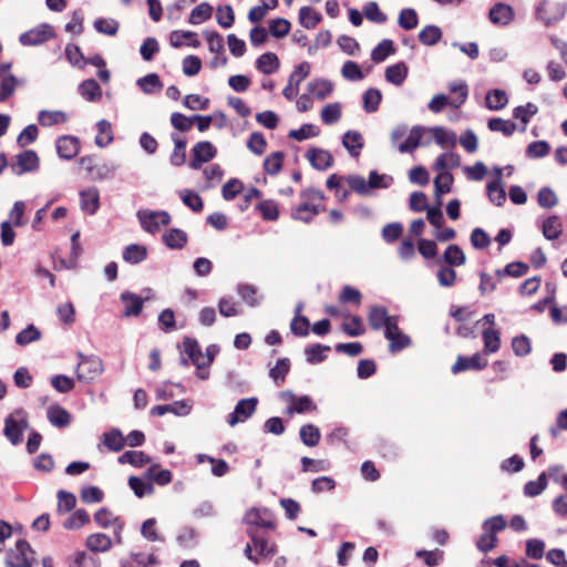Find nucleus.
Here are the masks:
<instances>
[{"mask_svg": "<svg viewBox=\"0 0 567 567\" xmlns=\"http://www.w3.org/2000/svg\"><path fill=\"white\" fill-rule=\"evenodd\" d=\"M29 427L28 416L24 410L18 409L4 420L3 435L12 445H18L23 440V432Z\"/></svg>", "mask_w": 567, "mask_h": 567, "instance_id": "f257e3e1", "label": "nucleus"}, {"mask_svg": "<svg viewBox=\"0 0 567 567\" xmlns=\"http://www.w3.org/2000/svg\"><path fill=\"white\" fill-rule=\"evenodd\" d=\"M81 361L76 368V378L81 382H91L99 378L104 371V364L100 357L97 355H84L82 352H79Z\"/></svg>", "mask_w": 567, "mask_h": 567, "instance_id": "f03ea898", "label": "nucleus"}, {"mask_svg": "<svg viewBox=\"0 0 567 567\" xmlns=\"http://www.w3.org/2000/svg\"><path fill=\"white\" fill-rule=\"evenodd\" d=\"M137 218L142 228L151 234L158 230L159 226H167L171 223V215L166 210H140Z\"/></svg>", "mask_w": 567, "mask_h": 567, "instance_id": "7ed1b4c3", "label": "nucleus"}, {"mask_svg": "<svg viewBox=\"0 0 567 567\" xmlns=\"http://www.w3.org/2000/svg\"><path fill=\"white\" fill-rule=\"evenodd\" d=\"M28 553L33 554L30 544L25 539H19L16 543V549H9L6 556L8 567H31L32 559L28 558Z\"/></svg>", "mask_w": 567, "mask_h": 567, "instance_id": "20e7f679", "label": "nucleus"}, {"mask_svg": "<svg viewBox=\"0 0 567 567\" xmlns=\"http://www.w3.org/2000/svg\"><path fill=\"white\" fill-rule=\"evenodd\" d=\"M54 37V28L49 23H41L37 28L20 34L19 41L22 45H39Z\"/></svg>", "mask_w": 567, "mask_h": 567, "instance_id": "39448f33", "label": "nucleus"}, {"mask_svg": "<svg viewBox=\"0 0 567 567\" xmlns=\"http://www.w3.org/2000/svg\"><path fill=\"white\" fill-rule=\"evenodd\" d=\"M217 155V148L209 141L196 143L192 148V158L189 167L199 169L203 164L210 162Z\"/></svg>", "mask_w": 567, "mask_h": 567, "instance_id": "423d86ee", "label": "nucleus"}, {"mask_svg": "<svg viewBox=\"0 0 567 567\" xmlns=\"http://www.w3.org/2000/svg\"><path fill=\"white\" fill-rule=\"evenodd\" d=\"M257 404L258 399L255 396L239 400L234 411L227 416L228 424L235 426L239 422H244L250 417L255 413Z\"/></svg>", "mask_w": 567, "mask_h": 567, "instance_id": "0eeeda50", "label": "nucleus"}, {"mask_svg": "<svg viewBox=\"0 0 567 567\" xmlns=\"http://www.w3.org/2000/svg\"><path fill=\"white\" fill-rule=\"evenodd\" d=\"M40 158L35 151L25 150L17 155V163L11 165L12 172L21 176L38 171Z\"/></svg>", "mask_w": 567, "mask_h": 567, "instance_id": "6e6552de", "label": "nucleus"}, {"mask_svg": "<svg viewBox=\"0 0 567 567\" xmlns=\"http://www.w3.org/2000/svg\"><path fill=\"white\" fill-rule=\"evenodd\" d=\"M547 7L548 2L543 0L538 3L535 11L536 19L543 21L545 25H554L565 17L567 10V6L565 3H555V14L551 16H548L549 10Z\"/></svg>", "mask_w": 567, "mask_h": 567, "instance_id": "1a4fd4ad", "label": "nucleus"}, {"mask_svg": "<svg viewBox=\"0 0 567 567\" xmlns=\"http://www.w3.org/2000/svg\"><path fill=\"white\" fill-rule=\"evenodd\" d=\"M56 153L62 159H73L80 152V140L73 135H62L55 142Z\"/></svg>", "mask_w": 567, "mask_h": 567, "instance_id": "9d476101", "label": "nucleus"}, {"mask_svg": "<svg viewBox=\"0 0 567 567\" xmlns=\"http://www.w3.org/2000/svg\"><path fill=\"white\" fill-rule=\"evenodd\" d=\"M488 364L486 359H483L480 353L472 357L458 355L455 363L452 365V373L457 374L466 370L481 371Z\"/></svg>", "mask_w": 567, "mask_h": 567, "instance_id": "9b49d317", "label": "nucleus"}, {"mask_svg": "<svg viewBox=\"0 0 567 567\" xmlns=\"http://www.w3.org/2000/svg\"><path fill=\"white\" fill-rule=\"evenodd\" d=\"M306 157L310 165L317 171H327L334 163L333 156L329 151L318 147L309 148Z\"/></svg>", "mask_w": 567, "mask_h": 567, "instance_id": "f8f14e48", "label": "nucleus"}, {"mask_svg": "<svg viewBox=\"0 0 567 567\" xmlns=\"http://www.w3.org/2000/svg\"><path fill=\"white\" fill-rule=\"evenodd\" d=\"M515 18L512 6L504 2L495 3L488 12V19L493 24L508 25Z\"/></svg>", "mask_w": 567, "mask_h": 567, "instance_id": "ddd939ff", "label": "nucleus"}, {"mask_svg": "<svg viewBox=\"0 0 567 567\" xmlns=\"http://www.w3.org/2000/svg\"><path fill=\"white\" fill-rule=\"evenodd\" d=\"M182 349L197 370L204 369L203 352L195 338L184 337Z\"/></svg>", "mask_w": 567, "mask_h": 567, "instance_id": "4468645a", "label": "nucleus"}, {"mask_svg": "<svg viewBox=\"0 0 567 567\" xmlns=\"http://www.w3.org/2000/svg\"><path fill=\"white\" fill-rule=\"evenodd\" d=\"M121 301L125 302V309L123 316L128 317H137L141 315L144 306V299L132 291H124L120 296Z\"/></svg>", "mask_w": 567, "mask_h": 567, "instance_id": "2eb2a0df", "label": "nucleus"}, {"mask_svg": "<svg viewBox=\"0 0 567 567\" xmlns=\"http://www.w3.org/2000/svg\"><path fill=\"white\" fill-rule=\"evenodd\" d=\"M169 41L174 48H181L183 45L198 48L200 45L198 35L194 31L174 30L171 32Z\"/></svg>", "mask_w": 567, "mask_h": 567, "instance_id": "dca6fc26", "label": "nucleus"}, {"mask_svg": "<svg viewBox=\"0 0 567 567\" xmlns=\"http://www.w3.org/2000/svg\"><path fill=\"white\" fill-rule=\"evenodd\" d=\"M24 80L14 76L12 73H0V102H6L18 85H23Z\"/></svg>", "mask_w": 567, "mask_h": 567, "instance_id": "f3484780", "label": "nucleus"}, {"mask_svg": "<svg viewBox=\"0 0 567 567\" xmlns=\"http://www.w3.org/2000/svg\"><path fill=\"white\" fill-rule=\"evenodd\" d=\"M190 412V406L186 401H176L173 404L155 405L151 409L150 413L153 416H162L166 413H174L179 416L187 415Z\"/></svg>", "mask_w": 567, "mask_h": 567, "instance_id": "a211bd4d", "label": "nucleus"}, {"mask_svg": "<svg viewBox=\"0 0 567 567\" xmlns=\"http://www.w3.org/2000/svg\"><path fill=\"white\" fill-rule=\"evenodd\" d=\"M285 394L293 400L292 404L287 408L289 414H302L317 409V405L309 395L295 396L290 391H287Z\"/></svg>", "mask_w": 567, "mask_h": 567, "instance_id": "6ab92c4d", "label": "nucleus"}, {"mask_svg": "<svg viewBox=\"0 0 567 567\" xmlns=\"http://www.w3.org/2000/svg\"><path fill=\"white\" fill-rule=\"evenodd\" d=\"M342 145L352 157H358L364 146L362 134L353 130L347 131L342 136Z\"/></svg>", "mask_w": 567, "mask_h": 567, "instance_id": "aec40b11", "label": "nucleus"}, {"mask_svg": "<svg viewBox=\"0 0 567 567\" xmlns=\"http://www.w3.org/2000/svg\"><path fill=\"white\" fill-rule=\"evenodd\" d=\"M302 308L303 303L298 302L295 308V317L290 323V330L297 337H306L309 334L310 321L307 317L301 316Z\"/></svg>", "mask_w": 567, "mask_h": 567, "instance_id": "412c9836", "label": "nucleus"}, {"mask_svg": "<svg viewBox=\"0 0 567 567\" xmlns=\"http://www.w3.org/2000/svg\"><path fill=\"white\" fill-rule=\"evenodd\" d=\"M49 422L56 427L63 429L71 423V414L59 404L51 405L47 411Z\"/></svg>", "mask_w": 567, "mask_h": 567, "instance_id": "4be33fe9", "label": "nucleus"}, {"mask_svg": "<svg viewBox=\"0 0 567 567\" xmlns=\"http://www.w3.org/2000/svg\"><path fill=\"white\" fill-rule=\"evenodd\" d=\"M396 47L391 39H383L371 51V60L379 64L384 62L390 55L395 54Z\"/></svg>", "mask_w": 567, "mask_h": 567, "instance_id": "5701e85b", "label": "nucleus"}, {"mask_svg": "<svg viewBox=\"0 0 567 567\" xmlns=\"http://www.w3.org/2000/svg\"><path fill=\"white\" fill-rule=\"evenodd\" d=\"M171 138L174 142V151L169 156V162L173 166L179 167L186 162V145L187 141L181 137L177 133H172Z\"/></svg>", "mask_w": 567, "mask_h": 567, "instance_id": "b1692460", "label": "nucleus"}, {"mask_svg": "<svg viewBox=\"0 0 567 567\" xmlns=\"http://www.w3.org/2000/svg\"><path fill=\"white\" fill-rule=\"evenodd\" d=\"M391 320L388 309L383 306H372L368 313V322L371 329L380 330Z\"/></svg>", "mask_w": 567, "mask_h": 567, "instance_id": "393cba45", "label": "nucleus"}, {"mask_svg": "<svg viewBox=\"0 0 567 567\" xmlns=\"http://www.w3.org/2000/svg\"><path fill=\"white\" fill-rule=\"evenodd\" d=\"M78 92L89 102H96L102 97L101 86L94 79H87L81 82L79 84Z\"/></svg>", "mask_w": 567, "mask_h": 567, "instance_id": "a878e982", "label": "nucleus"}, {"mask_svg": "<svg viewBox=\"0 0 567 567\" xmlns=\"http://www.w3.org/2000/svg\"><path fill=\"white\" fill-rule=\"evenodd\" d=\"M123 260L131 265H137L147 258V248L144 245H127L122 254Z\"/></svg>", "mask_w": 567, "mask_h": 567, "instance_id": "bb28decb", "label": "nucleus"}, {"mask_svg": "<svg viewBox=\"0 0 567 567\" xmlns=\"http://www.w3.org/2000/svg\"><path fill=\"white\" fill-rule=\"evenodd\" d=\"M542 231L547 240H555L563 234V224L556 215L548 216L542 224Z\"/></svg>", "mask_w": 567, "mask_h": 567, "instance_id": "cd10ccee", "label": "nucleus"}, {"mask_svg": "<svg viewBox=\"0 0 567 567\" xmlns=\"http://www.w3.org/2000/svg\"><path fill=\"white\" fill-rule=\"evenodd\" d=\"M188 236L186 231L179 228H171L163 235L164 244L171 249H182L187 244Z\"/></svg>", "mask_w": 567, "mask_h": 567, "instance_id": "c85d7f7f", "label": "nucleus"}, {"mask_svg": "<svg viewBox=\"0 0 567 567\" xmlns=\"http://www.w3.org/2000/svg\"><path fill=\"white\" fill-rule=\"evenodd\" d=\"M424 134V127L422 126H413L410 131L409 136L405 138L403 143H401L398 147L399 152L401 153H412L414 150H416L420 144L421 140Z\"/></svg>", "mask_w": 567, "mask_h": 567, "instance_id": "c756f323", "label": "nucleus"}, {"mask_svg": "<svg viewBox=\"0 0 567 567\" xmlns=\"http://www.w3.org/2000/svg\"><path fill=\"white\" fill-rule=\"evenodd\" d=\"M322 21L320 12L316 11L312 7H301L299 10V23L308 29H315Z\"/></svg>", "mask_w": 567, "mask_h": 567, "instance_id": "7c9ffc66", "label": "nucleus"}, {"mask_svg": "<svg viewBox=\"0 0 567 567\" xmlns=\"http://www.w3.org/2000/svg\"><path fill=\"white\" fill-rule=\"evenodd\" d=\"M443 37V32L440 27L435 24L425 25L417 35L419 41L427 47L437 44Z\"/></svg>", "mask_w": 567, "mask_h": 567, "instance_id": "2f4dec72", "label": "nucleus"}, {"mask_svg": "<svg viewBox=\"0 0 567 567\" xmlns=\"http://www.w3.org/2000/svg\"><path fill=\"white\" fill-rule=\"evenodd\" d=\"M247 535L250 537L259 555L270 557L277 553L276 544L268 545V542L264 537L259 536L252 528L247 529Z\"/></svg>", "mask_w": 567, "mask_h": 567, "instance_id": "473e14b6", "label": "nucleus"}, {"mask_svg": "<svg viewBox=\"0 0 567 567\" xmlns=\"http://www.w3.org/2000/svg\"><path fill=\"white\" fill-rule=\"evenodd\" d=\"M486 107L493 111H499L508 103L507 93L504 90L493 89L486 93Z\"/></svg>", "mask_w": 567, "mask_h": 567, "instance_id": "72a5a7b5", "label": "nucleus"}, {"mask_svg": "<svg viewBox=\"0 0 567 567\" xmlns=\"http://www.w3.org/2000/svg\"><path fill=\"white\" fill-rule=\"evenodd\" d=\"M538 113V106L532 102L526 103L525 105H518L513 110V117L523 123L522 132L526 131V125L529 123L530 118Z\"/></svg>", "mask_w": 567, "mask_h": 567, "instance_id": "f704fd0d", "label": "nucleus"}, {"mask_svg": "<svg viewBox=\"0 0 567 567\" xmlns=\"http://www.w3.org/2000/svg\"><path fill=\"white\" fill-rule=\"evenodd\" d=\"M81 207L87 214H95L100 207V196L97 189H87L80 193Z\"/></svg>", "mask_w": 567, "mask_h": 567, "instance_id": "c9c22d12", "label": "nucleus"}, {"mask_svg": "<svg viewBox=\"0 0 567 567\" xmlns=\"http://www.w3.org/2000/svg\"><path fill=\"white\" fill-rule=\"evenodd\" d=\"M121 464H131L134 467H142L148 464L152 458L143 451H126L117 458Z\"/></svg>", "mask_w": 567, "mask_h": 567, "instance_id": "e433bc0d", "label": "nucleus"}, {"mask_svg": "<svg viewBox=\"0 0 567 567\" xmlns=\"http://www.w3.org/2000/svg\"><path fill=\"white\" fill-rule=\"evenodd\" d=\"M443 260L450 267H458L466 262V256L458 245L452 244L445 249Z\"/></svg>", "mask_w": 567, "mask_h": 567, "instance_id": "4c0bfd02", "label": "nucleus"}, {"mask_svg": "<svg viewBox=\"0 0 567 567\" xmlns=\"http://www.w3.org/2000/svg\"><path fill=\"white\" fill-rule=\"evenodd\" d=\"M307 90L317 99L323 100L332 92L333 84L331 81L326 79H316L308 83Z\"/></svg>", "mask_w": 567, "mask_h": 567, "instance_id": "58836bf2", "label": "nucleus"}, {"mask_svg": "<svg viewBox=\"0 0 567 567\" xmlns=\"http://www.w3.org/2000/svg\"><path fill=\"white\" fill-rule=\"evenodd\" d=\"M299 436L306 446L313 447L319 444L321 433L318 426L309 423L300 427Z\"/></svg>", "mask_w": 567, "mask_h": 567, "instance_id": "ea45409f", "label": "nucleus"}, {"mask_svg": "<svg viewBox=\"0 0 567 567\" xmlns=\"http://www.w3.org/2000/svg\"><path fill=\"white\" fill-rule=\"evenodd\" d=\"M86 546L92 551L103 553L111 548L112 540L106 534L96 533L86 538Z\"/></svg>", "mask_w": 567, "mask_h": 567, "instance_id": "a19ab883", "label": "nucleus"}, {"mask_svg": "<svg viewBox=\"0 0 567 567\" xmlns=\"http://www.w3.org/2000/svg\"><path fill=\"white\" fill-rule=\"evenodd\" d=\"M330 350V346H324L320 343L308 346L305 348L306 360L310 364L321 363L327 358L324 352H328Z\"/></svg>", "mask_w": 567, "mask_h": 567, "instance_id": "79ce46f5", "label": "nucleus"}, {"mask_svg": "<svg viewBox=\"0 0 567 567\" xmlns=\"http://www.w3.org/2000/svg\"><path fill=\"white\" fill-rule=\"evenodd\" d=\"M484 351L486 353H495L501 348V332L493 328H487L482 332Z\"/></svg>", "mask_w": 567, "mask_h": 567, "instance_id": "37998d69", "label": "nucleus"}, {"mask_svg": "<svg viewBox=\"0 0 567 567\" xmlns=\"http://www.w3.org/2000/svg\"><path fill=\"white\" fill-rule=\"evenodd\" d=\"M398 24L405 31L415 29L419 24V16L416 10L413 8L402 9L398 17Z\"/></svg>", "mask_w": 567, "mask_h": 567, "instance_id": "c03bdc74", "label": "nucleus"}, {"mask_svg": "<svg viewBox=\"0 0 567 567\" xmlns=\"http://www.w3.org/2000/svg\"><path fill=\"white\" fill-rule=\"evenodd\" d=\"M255 68L257 71H278L280 61L276 53L265 52L257 58Z\"/></svg>", "mask_w": 567, "mask_h": 567, "instance_id": "a18cd8bd", "label": "nucleus"}, {"mask_svg": "<svg viewBox=\"0 0 567 567\" xmlns=\"http://www.w3.org/2000/svg\"><path fill=\"white\" fill-rule=\"evenodd\" d=\"M291 23L285 18H275L268 22L269 34L276 39H282L289 34Z\"/></svg>", "mask_w": 567, "mask_h": 567, "instance_id": "49530a36", "label": "nucleus"}, {"mask_svg": "<svg viewBox=\"0 0 567 567\" xmlns=\"http://www.w3.org/2000/svg\"><path fill=\"white\" fill-rule=\"evenodd\" d=\"M65 58L70 62L71 66L76 69H84L86 65V58L81 51V48L78 44L69 43L65 47Z\"/></svg>", "mask_w": 567, "mask_h": 567, "instance_id": "de8ad7c7", "label": "nucleus"}, {"mask_svg": "<svg viewBox=\"0 0 567 567\" xmlns=\"http://www.w3.org/2000/svg\"><path fill=\"white\" fill-rule=\"evenodd\" d=\"M435 143L442 147H455L456 135L452 131H447L442 126H435L431 128Z\"/></svg>", "mask_w": 567, "mask_h": 567, "instance_id": "09e8293b", "label": "nucleus"}, {"mask_svg": "<svg viewBox=\"0 0 567 567\" xmlns=\"http://www.w3.org/2000/svg\"><path fill=\"white\" fill-rule=\"evenodd\" d=\"M213 10L214 9L212 4L208 2H202L192 10L188 18V23L199 24L209 20L212 18Z\"/></svg>", "mask_w": 567, "mask_h": 567, "instance_id": "8fccbe9b", "label": "nucleus"}, {"mask_svg": "<svg viewBox=\"0 0 567 567\" xmlns=\"http://www.w3.org/2000/svg\"><path fill=\"white\" fill-rule=\"evenodd\" d=\"M487 127L492 132H502L505 136H512L514 132L517 130V125L515 122L511 120H504L501 117L489 118L487 122Z\"/></svg>", "mask_w": 567, "mask_h": 567, "instance_id": "3c124183", "label": "nucleus"}, {"mask_svg": "<svg viewBox=\"0 0 567 567\" xmlns=\"http://www.w3.org/2000/svg\"><path fill=\"white\" fill-rule=\"evenodd\" d=\"M38 121L42 126H52L68 121L66 113L62 111L42 110L39 112Z\"/></svg>", "mask_w": 567, "mask_h": 567, "instance_id": "603ef678", "label": "nucleus"}, {"mask_svg": "<svg viewBox=\"0 0 567 567\" xmlns=\"http://www.w3.org/2000/svg\"><path fill=\"white\" fill-rule=\"evenodd\" d=\"M547 485V475L545 472H542L536 481H529L524 485V495L527 497H536L546 489Z\"/></svg>", "mask_w": 567, "mask_h": 567, "instance_id": "864d4df0", "label": "nucleus"}, {"mask_svg": "<svg viewBox=\"0 0 567 567\" xmlns=\"http://www.w3.org/2000/svg\"><path fill=\"white\" fill-rule=\"evenodd\" d=\"M104 444L109 450L120 452L124 449L126 441L118 429H112L104 433Z\"/></svg>", "mask_w": 567, "mask_h": 567, "instance_id": "5fc2aeb1", "label": "nucleus"}, {"mask_svg": "<svg viewBox=\"0 0 567 567\" xmlns=\"http://www.w3.org/2000/svg\"><path fill=\"white\" fill-rule=\"evenodd\" d=\"M381 100L382 94L378 89H368L362 95L363 110L367 113H373L378 111Z\"/></svg>", "mask_w": 567, "mask_h": 567, "instance_id": "6e6d98bb", "label": "nucleus"}, {"mask_svg": "<svg viewBox=\"0 0 567 567\" xmlns=\"http://www.w3.org/2000/svg\"><path fill=\"white\" fill-rule=\"evenodd\" d=\"M454 182L453 174L450 172H442L434 178V194L443 196L451 192Z\"/></svg>", "mask_w": 567, "mask_h": 567, "instance_id": "4d7b16f0", "label": "nucleus"}, {"mask_svg": "<svg viewBox=\"0 0 567 567\" xmlns=\"http://www.w3.org/2000/svg\"><path fill=\"white\" fill-rule=\"evenodd\" d=\"M385 339L389 341V352L392 354L412 346V339L403 331L392 334L390 338Z\"/></svg>", "mask_w": 567, "mask_h": 567, "instance_id": "13d9d810", "label": "nucleus"}, {"mask_svg": "<svg viewBox=\"0 0 567 567\" xmlns=\"http://www.w3.org/2000/svg\"><path fill=\"white\" fill-rule=\"evenodd\" d=\"M320 134V128L311 123H305L297 130H291L288 137L296 141H305L310 137H316Z\"/></svg>", "mask_w": 567, "mask_h": 567, "instance_id": "bf43d9fd", "label": "nucleus"}, {"mask_svg": "<svg viewBox=\"0 0 567 567\" xmlns=\"http://www.w3.org/2000/svg\"><path fill=\"white\" fill-rule=\"evenodd\" d=\"M285 154L281 151H277L267 156L264 161V169L267 174L274 176L277 175L284 165Z\"/></svg>", "mask_w": 567, "mask_h": 567, "instance_id": "052dcab7", "label": "nucleus"}, {"mask_svg": "<svg viewBox=\"0 0 567 567\" xmlns=\"http://www.w3.org/2000/svg\"><path fill=\"white\" fill-rule=\"evenodd\" d=\"M256 209L261 214L262 218L268 221H275L279 217V208L275 200L265 199L256 205Z\"/></svg>", "mask_w": 567, "mask_h": 567, "instance_id": "680f3d73", "label": "nucleus"}, {"mask_svg": "<svg viewBox=\"0 0 567 567\" xmlns=\"http://www.w3.org/2000/svg\"><path fill=\"white\" fill-rule=\"evenodd\" d=\"M289 370L290 360L288 358H281L277 361L276 365L269 370V377L279 385L285 381Z\"/></svg>", "mask_w": 567, "mask_h": 567, "instance_id": "e2e57ef3", "label": "nucleus"}, {"mask_svg": "<svg viewBox=\"0 0 567 567\" xmlns=\"http://www.w3.org/2000/svg\"><path fill=\"white\" fill-rule=\"evenodd\" d=\"M203 37L208 43V49L213 53L225 52V42L223 35L215 30H204Z\"/></svg>", "mask_w": 567, "mask_h": 567, "instance_id": "0e129e2a", "label": "nucleus"}, {"mask_svg": "<svg viewBox=\"0 0 567 567\" xmlns=\"http://www.w3.org/2000/svg\"><path fill=\"white\" fill-rule=\"evenodd\" d=\"M179 197L184 205H186L193 212L199 213L203 210L204 202L196 192L184 189L179 192Z\"/></svg>", "mask_w": 567, "mask_h": 567, "instance_id": "69168bd1", "label": "nucleus"}, {"mask_svg": "<svg viewBox=\"0 0 567 567\" xmlns=\"http://www.w3.org/2000/svg\"><path fill=\"white\" fill-rule=\"evenodd\" d=\"M128 486L138 498H142L145 495H150L154 492L152 482H145L138 476H131L128 478Z\"/></svg>", "mask_w": 567, "mask_h": 567, "instance_id": "338daca9", "label": "nucleus"}, {"mask_svg": "<svg viewBox=\"0 0 567 567\" xmlns=\"http://www.w3.org/2000/svg\"><path fill=\"white\" fill-rule=\"evenodd\" d=\"M488 199L501 207L506 200V192L502 184L498 182H489L486 186Z\"/></svg>", "mask_w": 567, "mask_h": 567, "instance_id": "774afa93", "label": "nucleus"}]
</instances>
